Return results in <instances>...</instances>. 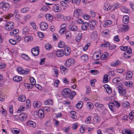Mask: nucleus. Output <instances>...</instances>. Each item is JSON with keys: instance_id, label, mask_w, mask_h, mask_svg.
<instances>
[{"instance_id": "nucleus-23", "label": "nucleus", "mask_w": 134, "mask_h": 134, "mask_svg": "<svg viewBox=\"0 0 134 134\" xmlns=\"http://www.w3.org/2000/svg\"><path fill=\"white\" fill-rule=\"evenodd\" d=\"M51 66L52 67V68H51V69L52 71H53L54 72L55 75H54L55 77H57L58 75V72L57 69L55 67H53L52 66Z\"/></svg>"}, {"instance_id": "nucleus-14", "label": "nucleus", "mask_w": 134, "mask_h": 134, "mask_svg": "<svg viewBox=\"0 0 134 134\" xmlns=\"http://www.w3.org/2000/svg\"><path fill=\"white\" fill-rule=\"evenodd\" d=\"M63 51L62 49H60L56 52V54L58 57H61L64 55Z\"/></svg>"}, {"instance_id": "nucleus-34", "label": "nucleus", "mask_w": 134, "mask_h": 134, "mask_svg": "<svg viewBox=\"0 0 134 134\" xmlns=\"http://www.w3.org/2000/svg\"><path fill=\"white\" fill-rule=\"evenodd\" d=\"M120 80V78L119 77H116L114 78L112 80L113 82L115 83L118 82Z\"/></svg>"}, {"instance_id": "nucleus-32", "label": "nucleus", "mask_w": 134, "mask_h": 134, "mask_svg": "<svg viewBox=\"0 0 134 134\" xmlns=\"http://www.w3.org/2000/svg\"><path fill=\"white\" fill-rule=\"evenodd\" d=\"M93 123L94 124H98L100 121V118L98 117H96L93 119Z\"/></svg>"}, {"instance_id": "nucleus-6", "label": "nucleus", "mask_w": 134, "mask_h": 134, "mask_svg": "<svg viewBox=\"0 0 134 134\" xmlns=\"http://www.w3.org/2000/svg\"><path fill=\"white\" fill-rule=\"evenodd\" d=\"M74 15L76 17L81 16L82 15V10L79 9H76L74 11Z\"/></svg>"}, {"instance_id": "nucleus-61", "label": "nucleus", "mask_w": 134, "mask_h": 134, "mask_svg": "<svg viewBox=\"0 0 134 134\" xmlns=\"http://www.w3.org/2000/svg\"><path fill=\"white\" fill-rule=\"evenodd\" d=\"M97 34H92L91 35V38L93 40H95L97 38Z\"/></svg>"}, {"instance_id": "nucleus-40", "label": "nucleus", "mask_w": 134, "mask_h": 134, "mask_svg": "<svg viewBox=\"0 0 134 134\" xmlns=\"http://www.w3.org/2000/svg\"><path fill=\"white\" fill-rule=\"evenodd\" d=\"M132 75V73L131 71H129L127 72L126 75V79H130Z\"/></svg>"}, {"instance_id": "nucleus-51", "label": "nucleus", "mask_w": 134, "mask_h": 134, "mask_svg": "<svg viewBox=\"0 0 134 134\" xmlns=\"http://www.w3.org/2000/svg\"><path fill=\"white\" fill-rule=\"evenodd\" d=\"M29 9L28 7H25L21 9V12L22 13H24L27 11Z\"/></svg>"}, {"instance_id": "nucleus-48", "label": "nucleus", "mask_w": 134, "mask_h": 134, "mask_svg": "<svg viewBox=\"0 0 134 134\" xmlns=\"http://www.w3.org/2000/svg\"><path fill=\"white\" fill-rule=\"evenodd\" d=\"M132 82L131 81H128L125 82V84L126 86H127L128 87H130L132 86Z\"/></svg>"}, {"instance_id": "nucleus-18", "label": "nucleus", "mask_w": 134, "mask_h": 134, "mask_svg": "<svg viewBox=\"0 0 134 134\" xmlns=\"http://www.w3.org/2000/svg\"><path fill=\"white\" fill-rule=\"evenodd\" d=\"M27 124L29 126L33 127H35L36 126V124L35 123L34 121H28L27 122Z\"/></svg>"}, {"instance_id": "nucleus-3", "label": "nucleus", "mask_w": 134, "mask_h": 134, "mask_svg": "<svg viewBox=\"0 0 134 134\" xmlns=\"http://www.w3.org/2000/svg\"><path fill=\"white\" fill-rule=\"evenodd\" d=\"M71 92V90L68 88H64L62 92V95L64 97H66L69 96Z\"/></svg>"}, {"instance_id": "nucleus-41", "label": "nucleus", "mask_w": 134, "mask_h": 134, "mask_svg": "<svg viewBox=\"0 0 134 134\" xmlns=\"http://www.w3.org/2000/svg\"><path fill=\"white\" fill-rule=\"evenodd\" d=\"M21 57L24 59L27 60H29L30 59V58L26 55L25 54H23L21 55Z\"/></svg>"}, {"instance_id": "nucleus-58", "label": "nucleus", "mask_w": 134, "mask_h": 134, "mask_svg": "<svg viewBox=\"0 0 134 134\" xmlns=\"http://www.w3.org/2000/svg\"><path fill=\"white\" fill-rule=\"evenodd\" d=\"M108 55V53L104 52L102 55V58L103 59H105L107 58Z\"/></svg>"}, {"instance_id": "nucleus-27", "label": "nucleus", "mask_w": 134, "mask_h": 134, "mask_svg": "<svg viewBox=\"0 0 134 134\" xmlns=\"http://www.w3.org/2000/svg\"><path fill=\"white\" fill-rule=\"evenodd\" d=\"M112 21L111 20H108L104 22L103 24V26L105 27L107 26L110 25L112 23Z\"/></svg>"}, {"instance_id": "nucleus-24", "label": "nucleus", "mask_w": 134, "mask_h": 134, "mask_svg": "<svg viewBox=\"0 0 134 134\" xmlns=\"http://www.w3.org/2000/svg\"><path fill=\"white\" fill-rule=\"evenodd\" d=\"M18 99L19 101L22 102H24L26 100V97L22 94L19 96Z\"/></svg>"}, {"instance_id": "nucleus-36", "label": "nucleus", "mask_w": 134, "mask_h": 134, "mask_svg": "<svg viewBox=\"0 0 134 134\" xmlns=\"http://www.w3.org/2000/svg\"><path fill=\"white\" fill-rule=\"evenodd\" d=\"M71 116L73 119H75L76 118L77 116L76 115V112L75 111H71L70 112Z\"/></svg>"}, {"instance_id": "nucleus-39", "label": "nucleus", "mask_w": 134, "mask_h": 134, "mask_svg": "<svg viewBox=\"0 0 134 134\" xmlns=\"http://www.w3.org/2000/svg\"><path fill=\"white\" fill-rule=\"evenodd\" d=\"M61 72L62 74H63L66 71H68V69L65 68L63 66H61L60 67Z\"/></svg>"}, {"instance_id": "nucleus-46", "label": "nucleus", "mask_w": 134, "mask_h": 134, "mask_svg": "<svg viewBox=\"0 0 134 134\" xmlns=\"http://www.w3.org/2000/svg\"><path fill=\"white\" fill-rule=\"evenodd\" d=\"M64 46L65 43L63 41L60 42L58 44V46L60 48H62Z\"/></svg>"}, {"instance_id": "nucleus-29", "label": "nucleus", "mask_w": 134, "mask_h": 134, "mask_svg": "<svg viewBox=\"0 0 134 134\" xmlns=\"http://www.w3.org/2000/svg\"><path fill=\"white\" fill-rule=\"evenodd\" d=\"M60 5L64 8V9H65L67 8L68 6V5L65 3L64 1H62L60 2Z\"/></svg>"}, {"instance_id": "nucleus-57", "label": "nucleus", "mask_w": 134, "mask_h": 134, "mask_svg": "<svg viewBox=\"0 0 134 134\" xmlns=\"http://www.w3.org/2000/svg\"><path fill=\"white\" fill-rule=\"evenodd\" d=\"M90 43H88L83 48V50L84 51H86L88 48V47L90 45Z\"/></svg>"}, {"instance_id": "nucleus-28", "label": "nucleus", "mask_w": 134, "mask_h": 134, "mask_svg": "<svg viewBox=\"0 0 134 134\" xmlns=\"http://www.w3.org/2000/svg\"><path fill=\"white\" fill-rule=\"evenodd\" d=\"M113 102L114 107L118 108L120 106V104L117 101H113Z\"/></svg>"}, {"instance_id": "nucleus-8", "label": "nucleus", "mask_w": 134, "mask_h": 134, "mask_svg": "<svg viewBox=\"0 0 134 134\" xmlns=\"http://www.w3.org/2000/svg\"><path fill=\"white\" fill-rule=\"evenodd\" d=\"M53 9L55 12H60L62 8L59 5L56 4L53 5Z\"/></svg>"}, {"instance_id": "nucleus-56", "label": "nucleus", "mask_w": 134, "mask_h": 134, "mask_svg": "<svg viewBox=\"0 0 134 134\" xmlns=\"http://www.w3.org/2000/svg\"><path fill=\"white\" fill-rule=\"evenodd\" d=\"M25 108L24 106H21L20 107V108L18 109L17 110L18 113H20L21 111H24V109Z\"/></svg>"}, {"instance_id": "nucleus-63", "label": "nucleus", "mask_w": 134, "mask_h": 134, "mask_svg": "<svg viewBox=\"0 0 134 134\" xmlns=\"http://www.w3.org/2000/svg\"><path fill=\"white\" fill-rule=\"evenodd\" d=\"M90 109H92L93 108V105L92 103L90 102H88L86 104Z\"/></svg>"}, {"instance_id": "nucleus-11", "label": "nucleus", "mask_w": 134, "mask_h": 134, "mask_svg": "<svg viewBox=\"0 0 134 134\" xmlns=\"http://www.w3.org/2000/svg\"><path fill=\"white\" fill-rule=\"evenodd\" d=\"M73 21H71L70 22V25L69 26V29L71 31H75L77 30V28L76 26L71 25V24L73 23Z\"/></svg>"}, {"instance_id": "nucleus-37", "label": "nucleus", "mask_w": 134, "mask_h": 134, "mask_svg": "<svg viewBox=\"0 0 134 134\" xmlns=\"http://www.w3.org/2000/svg\"><path fill=\"white\" fill-rule=\"evenodd\" d=\"M17 70L18 72L20 74H23V73H24V70L21 67H18L17 68Z\"/></svg>"}, {"instance_id": "nucleus-53", "label": "nucleus", "mask_w": 134, "mask_h": 134, "mask_svg": "<svg viewBox=\"0 0 134 134\" xmlns=\"http://www.w3.org/2000/svg\"><path fill=\"white\" fill-rule=\"evenodd\" d=\"M30 80L31 84L33 85H35L36 83V81L33 77L30 78Z\"/></svg>"}, {"instance_id": "nucleus-26", "label": "nucleus", "mask_w": 134, "mask_h": 134, "mask_svg": "<svg viewBox=\"0 0 134 134\" xmlns=\"http://www.w3.org/2000/svg\"><path fill=\"white\" fill-rule=\"evenodd\" d=\"M108 106L110 109L111 111L114 112L115 111V110L114 109V104H113V102L110 103L109 104Z\"/></svg>"}, {"instance_id": "nucleus-60", "label": "nucleus", "mask_w": 134, "mask_h": 134, "mask_svg": "<svg viewBox=\"0 0 134 134\" xmlns=\"http://www.w3.org/2000/svg\"><path fill=\"white\" fill-rule=\"evenodd\" d=\"M45 47L46 49L50 50V44L49 43H46L45 46Z\"/></svg>"}, {"instance_id": "nucleus-62", "label": "nucleus", "mask_w": 134, "mask_h": 134, "mask_svg": "<svg viewBox=\"0 0 134 134\" xmlns=\"http://www.w3.org/2000/svg\"><path fill=\"white\" fill-rule=\"evenodd\" d=\"M19 32V30L17 29H14L12 31L10 32V34H18Z\"/></svg>"}, {"instance_id": "nucleus-43", "label": "nucleus", "mask_w": 134, "mask_h": 134, "mask_svg": "<svg viewBox=\"0 0 134 134\" xmlns=\"http://www.w3.org/2000/svg\"><path fill=\"white\" fill-rule=\"evenodd\" d=\"M110 45V43L108 42H105L104 43L101 44V46L103 47H108Z\"/></svg>"}, {"instance_id": "nucleus-47", "label": "nucleus", "mask_w": 134, "mask_h": 134, "mask_svg": "<svg viewBox=\"0 0 134 134\" xmlns=\"http://www.w3.org/2000/svg\"><path fill=\"white\" fill-rule=\"evenodd\" d=\"M24 85L25 87H27L29 89L31 88H33L34 86L31 83L30 84L25 83L24 84Z\"/></svg>"}, {"instance_id": "nucleus-15", "label": "nucleus", "mask_w": 134, "mask_h": 134, "mask_svg": "<svg viewBox=\"0 0 134 134\" xmlns=\"http://www.w3.org/2000/svg\"><path fill=\"white\" fill-rule=\"evenodd\" d=\"M37 114L39 117L42 118L44 117V111L42 109H40L37 112Z\"/></svg>"}, {"instance_id": "nucleus-33", "label": "nucleus", "mask_w": 134, "mask_h": 134, "mask_svg": "<svg viewBox=\"0 0 134 134\" xmlns=\"http://www.w3.org/2000/svg\"><path fill=\"white\" fill-rule=\"evenodd\" d=\"M116 87L118 91L123 87V85L121 83H118L116 85Z\"/></svg>"}, {"instance_id": "nucleus-38", "label": "nucleus", "mask_w": 134, "mask_h": 134, "mask_svg": "<svg viewBox=\"0 0 134 134\" xmlns=\"http://www.w3.org/2000/svg\"><path fill=\"white\" fill-rule=\"evenodd\" d=\"M91 116H89L88 118H87L85 121V123L87 124L90 123L91 122Z\"/></svg>"}, {"instance_id": "nucleus-44", "label": "nucleus", "mask_w": 134, "mask_h": 134, "mask_svg": "<svg viewBox=\"0 0 134 134\" xmlns=\"http://www.w3.org/2000/svg\"><path fill=\"white\" fill-rule=\"evenodd\" d=\"M123 30L125 31H127L129 29V27L128 25H123L122 27Z\"/></svg>"}, {"instance_id": "nucleus-35", "label": "nucleus", "mask_w": 134, "mask_h": 134, "mask_svg": "<svg viewBox=\"0 0 134 134\" xmlns=\"http://www.w3.org/2000/svg\"><path fill=\"white\" fill-rule=\"evenodd\" d=\"M108 76L107 74H105L104 75L103 82L104 83L108 82Z\"/></svg>"}, {"instance_id": "nucleus-31", "label": "nucleus", "mask_w": 134, "mask_h": 134, "mask_svg": "<svg viewBox=\"0 0 134 134\" xmlns=\"http://www.w3.org/2000/svg\"><path fill=\"white\" fill-rule=\"evenodd\" d=\"M83 105V103L82 101L79 102L76 105L75 107L78 109H80L82 107Z\"/></svg>"}, {"instance_id": "nucleus-64", "label": "nucleus", "mask_w": 134, "mask_h": 134, "mask_svg": "<svg viewBox=\"0 0 134 134\" xmlns=\"http://www.w3.org/2000/svg\"><path fill=\"white\" fill-rule=\"evenodd\" d=\"M29 29L27 27H25L23 29V32L24 33H29Z\"/></svg>"}, {"instance_id": "nucleus-49", "label": "nucleus", "mask_w": 134, "mask_h": 134, "mask_svg": "<svg viewBox=\"0 0 134 134\" xmlns=\"http://www.w3.org/2000/svg\"><path fill=\"white\" fill-rule=\"evenodd\" d=\"M76 94V93L75 92H72L70 93V98L71 100L73 99V98Z\"/></svg>"}, {"instance_id": "nucleus-55", "label": "nucleus", "mask_w": 134, "mask_h": 134, "mask_svg": "<svg viewBox=\"0 0 134 134\" xmlns=\"http://www.w3.org/2000/svg\"><path fill=\"white\" fill-rule=\"evenodd\" d=\"M95 106L98 108H101L104 106V105L103 104H100L98 103H95Z\"/></svg>"}, {"instance_id": "nucleus-13", "label": "nucleus", "mask_w": 134, "mask_h": 134, "mask_svg": "<svg viewBox=\"0 0 134 134\" xmlns=\"http://www.w3.org/2000/svg\"><path fill=\"white\" fill-rule=\"evenodd\" d=\"M111 7V6L109 3H105L104 4L103 9L106 11H108L110 9Z\"/></svg>"}, {"instance_id": "nucleus-5", "label": "nucleus", "mask_w": 134, "mask_h": 134, "mask_svg": "<svg viewBox=\"0 0 134 134\" xmlns=\"http://www.w3.org/2000/svg\"><path fill=\"white\" fill-rule=\"evenodd\" d=\"M75 60L72 58H70L66 61L65 65L66 66H69L70 65H73L75 62Z\"/></svg>"}, {"instance_id": "nucleus-7", "label": "nucleus", "mask_w": 134, "mask_h": 134, "mask_svg": "<svg viewBox=\"0 0 134 134\" xmlns=\"http://www.w3.org/2000/svg\"><path fill=\"white\" fill-rule=\"evenodd\" d=\"M97 22L95 20H91L88 23L89 27H90L91 30H92L95 27Z\"/></svg>"}, {"instance_id": "nucleus-1", "label": "nucleus", "mask_w": 134, "mask_h": 134, "mask_svg": "<svg viewBox=\"0 0 134 134\" xmlns=\"http://www.w3.org/2000/svg\"><path fill=\"white\" fill-rule=\"evenodd\" d=\"M10 7V4L8 3L2 2L0 3V8H2L4 11H6L8 10Z\"/></svg>"}, {"instance_id": "nucleus-20", "label": "nucleus", "mask_w": 134, "mask_h": 134, "mask_svg": "<svg viewBox=\"0 0 134 134\" xmlns=\"http://www.w3.org/2000/svg\"><path fill=\"white\" fill-rule=\"evenodd\" d=\"M88 27H89L88 23L87 22H85L82 24L81 29L83 30H85L87 29Z\"/></svg>"}, {"instance_id": "nucleus-21", "label": "nucleus", "mask_w": 134, "mask_h": 134, "mask_svg": "<svg viewBox=\"0 0 134 134\" xmlns=\"http://www.w3.org/2000/svg\"><path fill=\"white\" fill-rule=\"evenodd\" d=\"M129 18L128 16L127 15H125L123 17V22L124 23L126 24L129 22Z\"/></svg>"}, {"instance_id": "nucleus-30", "label": "nucleus", "mask_w": 134, "mask_h": 134, "mask_svg": "<svg viewBox=\"0 0 134 134\" xmlns=\"http://www.w3.org/2000/svg\"><path fill=\"white\" fill-rule=\"evenodd\" d=\"M82 38V34H78L75 37V40L77 42H79Z\"/></svg>"}, {"instance_id": "nucleus-42", "label": "nucleus", "mask_w": 134, "mask_h": 134, "mask_svg": "<svg viewBox=\"0 0 134 134\" xmlns=\"http://www.w3.org/2000/svg\"><path fill=\"white\" fill-rule=\"evenodd\" d=\"M81 59L84 60L85 61H86L88 59V55L86 54L84 55H82L81 57Z\"/></svg>"}, {"instance_id": "nucleus-19", "label": "nucleus", "mask_w": 134, "mask_h": 134, "mask_svg": "<svg viewBox=\"0 0 134 134\" xmlns=\"http://www.w3.org/2000/svg\"><path fill=\"white\" fill-rule=\"evenodd\" d=\"M118 91L120 94L122 96L124 95L127 93L126 89L124 87L121 90H119Z\"/></svg>"}, {"instance_id": "nucleus-12", "label": "nucleus", "mask_w": 134, "mask_h": 134, "mask_svg": "<svg viewBox=\"0 0 134 134\" xmlns=\"http://www.w3.org/2000/svg\"><path fill=\"white\" fill-rule=\"evenodd\" d=\"M42 104L40 101H35L33 102V105L34 108H38L41 106Z\"/></svg>"}, {"instance_id": "nucleus-10", "label": "nucleus", "mask_w": 134, "mask_h": 134, "mask_svg": "<svg viewBox=\"0 0 134 134\" xmlns=\"http://www.w3.org/2000/svg\"><path fill=\"white\" fill-rule=\"evenodd\" d=\"M40 28L42 30H46L48 27L47 24L44 22H42L40 24Z\"/></svg>"}, {"instance_id": "nucleus-17", "label": "nucleus", "mask_w": 134, "mask_h": 134, "mask_svg": "<svg viewBox=\"0 0 134 134\" xmlns=\"http://www.w3.org/2000/svg\"><path fill=\"white\" fill-rule=\"evenodd\" d=\"M64 51L65 52V54L66 56L69 55L70 53V49L69 47H65L64 48Z\"/></svg>"}, {"instance_id": "nucleus-9", "label": "nucleus", "mask_w": 134, "mask_h": 134, "mask_svg": "<svg viewBox=\"0 0 134 134\" xmlns=\"http://www.w3.org/2000/svg\"><path fill=\"white\" fill-rule=\"evenodd\" d=\"M27 117V114L25 113H22L19 115V119L22 121L25 120Z\"/></svg>"}, {"instance_id": "nucleus-54", "label": "nucleus", "mask_w": 134, "mask_h": 134, "mask_svg": "<svg viewBox=\"0 0 134 134\" xmlns=\"http://www.w3.org/2000/svg\"><path fill=\"white\" fill-rule=\"evenodd\" d=\"M63 82L65 84L68 85L69 84V81L67 78H64L63 79Z\"/></svg>"}, {"instance_id": "nucleus-16", "label": "nucleus", "mask_w": 134, "mask_h": 134, "mask_svg": "<svg viewBox=\"0 0 134 134\" xmlns=\"http://www.w3.org/2000/svg\"><path fill=\"white\" fill-rule=\"evenodd\" d=\"M123 134H133V131L129 129H124L122 131Z\"/></svg>"}, {"instance_id": "nucleus-25", "label": "nucleus", "mask_w": 134, "mask_h": 134, "mask_svg": "<svg viewBox=\"0 0 134 134\" xmlns=\"http://www.w3.org/2000/svg\"><path fill=\"white\" fill-rule=\"evenodd\" d=\"M33 39V37L31 36H27L24 38V40L25 42H28L32 41Z\"/></svg>"}, {"instance_id": "nucleus-2", "label": "nucleus", "mask_w": 134, "mask_h": 134, "mask_svg": "<svg viewBox=\"0 0 134 134\" xmlns=\"http://www.w3.org/2000/svg\"><path fill=\"white\" fill-rule=\"evenodd\" d=\"M14 27V23L12 21L7 22L4 26L5 29L8 31H10Z\"/></svg>"}, {"instance_id": "nucleus-4", "label": "nucleus", "mask_w": 134, "mask_h": 134, "mask_svg": "<svg viewBox=\"0 0 134 134\" xmlns=\"http://www.w3.org/2000/svg\"><path fill=\"white\" fill-rule=\"evenodd\" d=\"M31 51L33 55L34 56L37 55L39 53V48L38 47L32 48L31 50Z\"/></svg>"}, {"instance_id": "nucleus-59", "label": "nucleus", "mask_w": 134, "mask_h": 134, "mask_svg": "<svg viewBox=\"0 0 134 134\" xmlns=\"http://www.w3.org/2000/svg\"><path fill=\"white\" fill-rule=\"evenodd\" d=\"M130 104L128 102L126 101L123 103V106L124 107L126 108L129 106Z\"/></svg>"}, {"instance_id": "nucleus-45", "label": "nucleus", "mask_w": 134, "mask_h": 134, "mask_svg": "<svg viewBox=\"0 0 134 134\" xmlns=\"http://www.w3.org/2000/svg\"><path fill=\"white\" fill-rule=\"evenodd\" d=\"M121 10L125 13H127L129 12V10L125 7H122L121 8Z\"/></svg>"}, {"instance_id": "nucleus-50", "label": "nucleus", "mask_w": 134, "mask_h": 134, "mask_svg": "<svg viewBox=\"0 0 134 134\" xmlns=\"http://www.w3.org/2000/svg\"><path fill=\"white\" fill-rule=\"evenodd\" d=\"M20 130L19 129H14L12 130V133H14L16 134H19V132Z\"/></svg>"}, {"instance_id": "nucleus-52", "label": "nucleus", "mask_w": 134, "mask_h": 134, "mask_svg": "<svg viewBox=\"0 0 134 134\" xmlns=\"http://www.w3.org/2000/svg\"><path fill=\"white\" fill-rule=\"evenodd\" d=\"M119 62V61L118 60H116V62H113L111 64V65L112 66H116L118 64Z\"/></svg>"}, {"instance_id": "nucleus-22", "label": "nucleus", "mask_w": 134, "mask_h": 134, "mask_svg": "<svg viewBox=\"0 0 134 134\" xmlns=\"http://www.w3.org/2000/svg\"><path fill=\"white\" fill-rule=\"evenodd\" d=\"M22 80V77L20 76H16L13 78V81L16 82H19L21 81Z\"/></svg>"}]
</instances>
